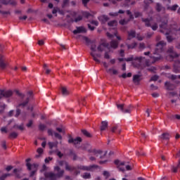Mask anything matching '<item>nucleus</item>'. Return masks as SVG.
Returning <instances> with one entry per match:
<instances>
[{
	"label": "nucleus",
	"instance_id": "nucleus-39",
	"mask_svg": "<svg viewBox=\"0 0 180 180\" xmlns=\"http://www.w3.org/2000/svg\"><path fill=\"white\" fill-rule=\"evenodd\" d=\"M158 78H159L158 75H155L151 77L150 81H158Z\"/></svg>",
	"mask_w": 180,
	"mask_h": 180
},
{
	"label": "nucleus",
	"instance_id": "nucleus-14",
	"mask_svg": "<svg viewBox=\"0 0 180 180\" xmlns=\"http://www.w3.org/2000/svg\"><path fill=\"white\" fill-rule=\"evenodd\" d=\"M79 33H86V30L84 27H77V30L73 31V34H78Z\"/></svg>",
	"mask_w": 180,
	"mask_h": 180
},
{
	"label": "nucleus",
	"instance_id": "nucleus-6",
	"mask_svg": "<svg viewBox=\"0 0 180 180\" xmlns=\"http://www.w3.org/2000/svg\"><path fill=\"white\" fill-rule=\"evenodd\" d=\"M115 165H117V168L120 169V171H122V172L127 169V171H130L131 169V167L130 165H126L124 162H121L120 160H115Z\"/></svg>",
	"mask_w": 180,
	"mask_h": 180
},
{
	"label": "nucleus",
	"instance_id": "nucleus-41",
	"mask_svg": "<svg viewBox=\"0 0 180 180\" xmlns=\"http://www.w3.org/2000/svg\"><path fill=\"white\" fill-rule=\"evenodd\" d=\"M82 133L83 134H84V136H86V137H91V134L89 132H88V131L86 130H82Z\"/></svg>",
	"mask_w": 180,
	"mask_h": 180
},
{
	"label": "nucleus",
	"instance_id": "nucleus-20",
	"mask_svg": "<svg viewBox=\"0 0 180 180\" xmlns=\"http://www.w3.org/2000/svg\"><path fill=\"white\" fill-rule=\"evenodd\" d=\"M93 155H95V157H99L100 158H102V155H106V152H102L101 150H95L93 153Z\"/></svg>",
	"mask_w": 180,
	"mask_h": 180
},
{
	"label": "nucleus",
	"instance_id": "nucleus-50",
	"mask_svg": "<svg viewBox=\"0 0 180 180\" xmlns=\"http://www.w3.org/2000/svg\"><path fill=\"white\" fill-rule=\"evenodd\" d=\"M60 95H63V96H67V95H68V91H60Z\"/></svg>",
	"mask_w": 180,
	"mask_h": 180
},
{
	"label": "nucleus",
	"instance_id": "nucleus-64",
	"mask_svg": "<svg viewBox=\"0 0 180 180\" xmlns=\"http://www.w3.org/2000/svg\"><path fill=\"white\" fill-rule=\"evenodd\" d=\"M139 48H140V49H146V46H145V45H144V43H141V44H139Z\"/></svg>",
	"mask_w": 180,
	"mask_h": 180
},
{
	"label": "nucleus",
	"instance_id": "nucleus-8",
	"mask_svg": "<svg viewBox=\"0 0 180 180\" xmlns=\"http://www.w3.org/2000/svg\"><path fill=\"white\" fill-rule=\"evenodd\" d=\"M144 60H146V57L131 56V57L127 58L126 61H139V63H141Z\"/></svg>",
	"mask_w": 180,
	"mask_h": 180
},
{
	"label": "nucleus",
	"instance_id": "nucleus-31",
	"mask_svg": "<svg viewBox=\"0 0 180 180\" xmlns=\"http://www.w3.org/2000/svg\"><path fill=\"white\" fill-rule=\"evenodd\" d=\"M160 139H162V140H169V134L168 133H164L162 134L161 136H160Z\"/></svg>",
	"mask_w": 180,
	"mask_h": 180
},
{
	"label": "nucleus",
	"instance_id": "nucleus-4",
	"mask_svg": "<svg viewBox=\"0 0 180 180\" xmlns=\"http://www.w3.org/2000/svg\"><path fill=\"white\" fill-rule=\"evenodd\" d=\"M141 20L143 22V23H145V26H146V27H151L152 30L153 31H155L157 29H158V23L154 22L153 25H151V22H153V17L147 18H142Z\"/></svg>",
	"mask_w": 180,
	"mask_h": 180
},
{
	"label": "nucleus",
	"instance_id": "nucleus-12",
	"mask_svg": "<svg viewBox=\"0 0 180 180\" xmlns=\"http://www.w3.org/2000/svg\"><path fill=\"white\" fill-rule=\"evenodd\" d=\"M8 67V63L5 61L4 56H1L0 57V70H5Z\"/></svg>",
	"mask_w": 180,
	"mask_h": 180
},
{
	"label": "nucleus",
	"instance_id": "nucleus-13",
	"mask_svg": "<svg viewBox=\"0 0 180 180\" xmlns=\"http://www.w3.org/2000/svg\"><path fill=\"white\" fill-rule=\"evenodd\" d=\"M9 98V96H12V91H0V99L1 98Z\"/></svg>",
	"mask_w": 180,
	"mask_h": 180
},
{
	"label": "nucleus",
	"instance_id": "nucleus-11",
	"mask_svg": "<svg viewBox=\"0 0 180 180\" xmlns=\"http://www.w3.org/2000/svg\"><path fill=\"white\" fill-rule=\"evenodd\" d=\"M167 53L170 54L169 57H171V58H176V57H178V53L174 51V46L169 47V49H167Z\"/></svg>",
	"mask_w": 180,
	"mask_h": 180
},
{
	"label": "nucleus",
	"instance_id": "nucleus-19",
	"mask_svg": "<svg viewBox=\"0 0 180 180\" xmlns=\"http://www.w3.org/2000/svg\"><path fill=\"white\" fill-rule=\"evenodd\" d=\"M128 33V38L127 40H131L132 39H134L136 37V31L135 30H130L127 32Z\"/></svg>",
	"mask_w": 180,
	"mask_h": 180
},
{
	"label": "nucleus",
	"instance_id": "nucleus-52",
	"mask_svg": "<svg viewBox=\"0 0 180 180\" xmlns=\"http://www.w3.org/2000/svg\"><path fill=\"white\" fill-rule=\"evenodd\" d=\"M57 131H58L59 133H64V128H60L58 127L56 128Z\"/></svg>",
	"mask_w": 180,
	"mask_h": 180
},
{
	"label": "nucleus",
	"instance_id": "nucleus-49",
	"mask_svg": "<svg viewBox=\"0 0 180 180\" xmlns=\"http://www.w3.org/2000/svg\"><path fill=\"white\" fill-rule=\"evenodd\" d=\"M80 20H82V16L79 15L77 18L75 19V22L77 23V22H79Z\"/></svg>",
	"mask_w": 180,
	"mask_h": 180
},
{
	"label": "nucleus",
	"instance_id": "nucleus-15",
	"mask_svg": "<svg viewBox=\"0 0 180 180\" xmlns=\"http://www.w3.org/2000/svg\"><path fill=\"white\" fill-rule=\"evenodd\" d=\"M108 47H109V44L103 42L97 47V50L98 51H104L105 48H108Z\"/></svg>",
	"mask_w": 180,
	"mask_h": 180
},
{
	"label": "nucleus",
	"instance_id": "nucleus-23",
	"mask_svg": "<svg viewBox=\"0 0 180 180\" xmlns=\"http://www.w3.org/2000/svg\"><path fill=\"white\" fill-rule=\"evenodd\" d=\"M179 6L178 4H174L171 6H167V11H172V12H175L176 9H179Z\"/></svg>",
	"mask_w": 180,
	"mask_h": 180
},
{
	"label": "nucleus",
	"instance_id": "nucleus-56",
	"mask_svg": "<svg viewBox=\"0 0 180 180\" xmlns=\"http://www.w3.org/2000/svg\"><path fill=\"white\" fill-rule=\"evenodd\" d=\"M1 146H2V148H3L4 150H6V142L3 141V142L1 143Z\"/></svg>",
	"mask_w": 180,
	"mask_h": 180
},
{
	"label": "nucleus",
	"instance_id": "nucleus-10",
	"mask_svg": "<svg viewBox=\"0 0 180 180\" xmlns=\"http://www.w3.org/2000/svg\"><path fill=\"white\" fill-rule=\"evenodd\" d=\"M173 72H174L175 74L180 73V60H175L173 65Z\"/></svg>",
	"mask_w": 180,
	"mask_h": 180
},
{
	"label": "nucleus",
	"instance_id": "nucleus-37",
	"mask_svg": "<svg viewBox=\"0 0 180 180\" xmlns=\"http://www.w3.org/2000/svg\"><path fill=\"white\" fill-rule=\"evenodd\" d=\"M57 12H58V7H54L52 11L53 15H55V16H57Z\"/></svg>",
	"mask_w": 180,
	"mask_h": 180
},
{
	"label": "nucleus",
	"instance_id": "nucleus-22",
	"mask_svg": "<svg viewBox=\"0 0 180 180\" xmlns=\"http://www.w3.org/2000/svg\"><path fill=\"white\" fill-rule=\"evenodd\" d=\"M1 4L3 5H8V4H10V5H16V1H12V0H1Z\"/></svg>",
	"mask_w": 180,
	"mask_h": 180
},
{
	"label": "nucleus",
	"instance_id": "nucleus-47",
	"mask_svg": "<svg viewBox=\"0 0 180 180\" xmlns=\"http://www.w3.org/2000/svg\"><path fill=\"white\" fill-rule=\"evenodd\" d=\"M156 70L155 67H150L148 68V71H150V72H155Z\"/></svg>",
	"mask_w": 180,
	"mask_h": 180
},
{
	"label": "nucleus",
	"instance_id": "nucleus-2",
	"mask_svg": "<svg viewBox=\"0 0 180 180\" xmlns=\"http://www.w3.org/2000/svg\"><path fill=\"white\" fill-rule=\"evenodd\" d=\"M55 172H57V174H54L53 172H45V178L44 180H57L59 178H61L63 175H64V170H60V167L56 166L54 167Z\"/></svg>",
	"mask_w": 180,
	"mask_h": 180
},
{
	"label": "nucleus",
	"instance_id": "nucleus-29",
	"mask_svg": "<svg viewBox=\"0 0 180 180\" xmlns=\"http://www.w3.org/2000/svg\"><path fill=\"white\" fill-rule=\"evenodd\" d=\"M165 8H164L162 6V5H161V4H160V3L156 4V11L158 12H161V11L165 10Z\"/></svg>",
	"mask_w": 180,
	"mask_h": 180
},
{
	"label": "nucleus",
	"instance_id": "nucleus-38",
	"mask_svg": "<svg viewBox=\"0 0 180 180\" xmlns=\"http://www.w3.org/2000/svg\"><path fill=\"white\" fill-rule=\"evenodd\" d=\"M13 172H14L15 176H17V178H19V174H20V170H19L18 169H15L13 170Z\"/></svg>",
	"mask_w": 180,
	"mask_h": 180
},
{
	"label": "nucleus",
	"instance_id": "nucleus-59",
	"mask_svg": "<svg viewBox=\"0 0 180 180\" xmlns=\"http://www.w3.org/2000/svg\"><path fill=\"white\" fill-rule=\"evenodd\" d=\"M88 27L89 30H91V31L95 30V27L91 25V24H88Z\"/></svg>",
	"mask_w": 180,
	"mask_h": 180
},
{
	"label": "nucleus",
	"instance_id": "nucleus-18",
	"mask_svg": "<svg viewBox=\"0 0 180 180\" xmlns=\"http://www.w3.org/2000/svg\"><path fill=\"white\" fill-rule=\"evenodd\" d=\"M82 141V139L80 137L76 139L70 138L68 140L69 143H73V144H79Z\"/></svg>",
	"mask_w": 180,
	"mask_h": 180
},
{
	"label": "nucleus",
	"instance_id": "nucleus-9",
	"mask_svg": "<svg viewBox=\"0 0 180 180\" xmlns=\"http://www.w3.org/2000/svg\"><path fill=\"white\" fill-rule=\"evenodd\" d=\"M117 108L124 113H130V112H131V106L124 109V105L123 104H117Z\"/></svg>",
	"mask_w": 180,
	"mask_h": 180
},
{
	"label": "nucleus",
	"instance_id": "nucleus-55",
	"mask_svg": "<svg viewBox=\"0 0 180 180\" xmlns=\"http://www.w3.org/2000/svg\"><path fill=\"white\" fill-rule=\"evenodd\" d=\"M176 78H178V76L175 75H172L170 76V79H172L173 81L176 79Z\"/></svg>",
	"mask_w": 180,
	"mask_h": 180
},
{
	"label": "nucleus",
	"instance_id": "nucleus-35",
	"mask_svg": "<svg viewBox=\"0 0 180 180\" xmlns=\"http://www.w3.org/2000/svg\"><path fill=\"white\" fill-rule=\"evenodd\" d=\"M171 82H166L165 83V86H166L167 89H169V91H171Z\"/></svg>",
	"mask_w": 180,
	"mask_h": 180
},
{
	"label": "nucleus",
	"instance_id": "nucleus-57",
	"mask_svg": "<svg viewBox=\"0 0 180 180\" xmlns=\"http://www.w3.org/2000/svg\"><path fill=\"white\" fill-rule=\"evenodd\" d=\"M91 51H96V45H92L91 46Z\"/></svg>",
	"mask_w": 180,
	"mask_h": 180
},
{
	"label": "nucleus",
	"instance_id": "nucleus-34",
	"mask_svg": "<svg viewBox=\"0 0 180 180\" xmlns=\"http://www.w3.org/2000/svg\"><path fill=\"white\" fill-rule=\"evenodd\" d=\"M82 177L84 179H89L91 178V174L89 173H84L83 175H82Z\"/></svg>",
	"mask_w": 180,
	"mask_h": 180
},
{
	"label": "nucleus",
	"instance_id": "nucleus-44",
	"mask_svg": "<svg viewBox=\"0 0 180 180\" xmlns=\"http://www.w3.org/2000/svg\"><path fill=\"white\" fill-rule=\"evenodd\" d=\"M7 176H11V174H4L2 176L0 177V180H5V178H7Z\"/></svg>",
	"mask_w": 180,
	"mask_h": 180
},
{
	"label": "nucleus",
	"instance_id": "nucleus-26",
	"mask_svg": "<svg viewBox=\"0 0 180 180\" xmlns=\"http://www.w3.org/2000/svg\"><path fill=\"white\" fill-rule=\"evenodd\" d=\"M48 134L50 136H53V134H54L55 137H56L57 139H59V140H61V135H60L56 132H53V130H51V129L48 130Z\"/></svg>",
	"mask_w": 180,
	"mask_h": 180
},
{
	"label": "nucleus",
	"instance_id": "nucleus-7",
	"mask_svg": "<svg viewBox=\"0 0 180 180\" xmlns=\"http://www.w3.org/2000/svg\"><path fill=\"white\" fill-rule=\"evenodd\" d=\"M58 165L60 167H65L66 171H74V167L68 165V163L65 161H60L58 162Z\"/></svg>",
	"mask_w": 180,
	"mask_h": 180
},
{
	"label": "nucleus",
	"instance_id": "nucleus-24",
	"mask_svg": "<svg viewBox=\"0 0 180 180\" xmlns=\"http://www.w3.org/2000/svg\"><path fill=\"white\" fill-rule=\"evenodd\" d=\"M110 45L112 49H117L119 42L116 40H112L110 43Z\"/></svg>",
	"mask_w": 180,
	"mask_h": 180
},
{
	"label": "nucleus",
	"instance_id": "nucleus-45",
	"mask_svg": "<svg viewBox=\"0 0 180 180\" xmlns=\"http://www.w3.org/2000/svg\"><path fill=\"white\" fill-rule=\"evenodd\" d=\"M151 95L153 98H158V96H160V94H158V92H153Z\"/></svg>",
	"mask_w": 180,
	"mask_h": 180
},
{
	"label": "nucleus",
	"instance_id": "nucleus-32",
	"mask_svg": "<svg viewBox=\"0 0 180 180\" xmlns=\"http://www.w3.org/2000/svg\"><path fill=\"white\" fill-rule=\"evenodd\" d=\"M127 46L128 50H130V49H134L136 46H137V44L136 42H134L131 44H127Z\"/></svg>",
	"mask_w": 180,
	"mask_h": 180
},
{
	"label": "nucleus",
	"instance_id": "nucleus-1",
	"mask_svg": "<svg viewBox=\"0 0 180 180\" xmlns=\"http://www.w3.org/2000/svg\"><path fill=\"white\" fill-rule=\"evenodd\" d=\"M160 27V33L165 34L168 43H172L174 39L169 34H174L175 32L168 26V18H165V20H161Z\"/></svg>",
	"mask_w": 180,
	"mask_h": 180
},
{
	"label": "nucleus",
	"instance_id": "nucleus-25",
	"mask_svg": "<svg viewBox=\"0 0 180 180\" xmlns=\"http://www.w3.org/2000/svg\"><path fill=\"white\" fill-rule=\"evenodd\" d=\"M106 72L108 73V74H110L112 75H117L118 74V72L117 70H115V68H109L106 70Z\"/></svg>",
	"mask_w": 180,
	"mask_h": 180
},
{
	"label": "nucleus",
	"instance_id": "nucleus-28",
	"mask_svg": "<svg viewBox=\"0 0 180 180\" xmlns=\"http://www.w3.org/2000/svg\"><path fill=\"white\" fill-rule=\"evenodd\" d=\"M106 129H108V122L103 121L101 123V131H103Z\"/></svg>",
	"mask_w": 180,
	"mask_h": 180
},
{
	"label": "nucleus",
	"instance_id": "nucleus-54",
	"mask_svg": "<svg viewBox=\"0 0 180 180\" xmlns=\"http://www.w3.org/2000/svg\"><path fill=\"white\" fill-rule=\"evenodd\" d=\"M153 34H154V32H148L146 37H147L148 39H150V37H153Z\"/></svg>",
	"mask_w": 180,
	"mask_h": 180
},
{
	"label": "nucleus",
	"instance_id": "nucleus-27",
	"mask_svg": "<svg viewBox=\"0 0 180 180\" xmlns=\"http://www.w3.org/2000/svg\"><path fill=\"white\" fill-rule=\"evenodd\" d=\"M108 25L110 27H116V26H117V21L115 20H111L108 22Z\"/></svg>",
	"mask_w": 180,
	"mask_h": 180
},
{
	"label": "nucleus",
	"instance_id": "nucleus-62",
	"mask_svg": "<svg viewBox=\"0 0 180 180\" xmlns=\"http://www.w3.org/2000/svg\"><path fill=\"white\" fill-rule=\"evenodd\" d=\"M83 40H84L86 43H89V39L86 37H83Z\"/></svg>",
	"mask_w": 180,
	"mask_h": 180
},
{
	"label": "nucleus",
	"instance_id": "nucleus-21",
	"mask_svg": "<svg viewBox=\"0 0 180 180\" xmlns=\"http://www.w3.org/2000/svg\"><path fill=\"white\" fill-rule=\"evenodd\" d=\"M91 56L93 57V60H94L96 61V63H101V60L99 59L96 58V57H98V58L101 57V53L95 54L94 52H91Z\"/></svg>",
	"mask_w": 180,
	"mask_h": 180
},
{
	"label": "nucleus",
	"instance_id": "nucleus-48",
	"mask_svg": "<svg viewBox=\"0 0 180 180\" xmlns=\"http://www.w3.org/2000/svg\"><path fill=\"white\" fill-rule=\"evenodd\" d=\"M104 58L106 60H109L110 58V56L109 55V52H105L104 54Z\"/></svg>",
	"mask_w": 180,
	"mask_h": 180
},
{
	"label": "nucleus",
	"instance_id": "nucleus-43",
	"mask_svg": "<svg viewBox=\"0 0 180 180\" xmlns=\"http://www.w3.org/2000/svg\"><path fill=\"white\" fill-rule=\"evenodd\" d=\"M91 0H82V4L84 5V6H88V3H89Z\"/></svg>",
	"mask_w": 180,
	"mask_h": 180
},
{
	"label": "nucleus",
	"instance_id": "nucleus-33",
	"mask_svg": "<svg viewBox=\"0 0 180 180\" xmlns=\"http://www.w3.org/2000/svg\"><path fill=\"white\" fill-rule=\"evenodd\" d=\"M70 4V0H63L62 4V8H65V6H68Z\"/></svg>",
	"mask_w": 180,
	"mask_h": 180
},
{
	"label": "nucleus",
	"instance_id": "nucleus-5",
	"mask_svg": "<svg viewBox=\"0 0 180 180\" xmlns=\"http://www.w3.org/2000/svg\"><path fill=\"white\" fill-rule=\"evenodd\" d=\"M30 161H31L30 158L27 159L26 165L27 167V169H29V171H32L30 173V176H33L36 173V171H37L38 165L36 164L31 165Z\"/></svg>",
	"mask_w": 180,
	"mask_h": 180
},
{
	"label": "nucleus",
	"instance_id": "nucleus-42",
	"mask_svg": "<svg viewBox=\"0 0 180 180\" xmlns=\"http://www.w3.org/2000/svg\"><path fill=\"white\" fill-rule=\"evenodd\" d=\"M49 146L50 148H53V147L57 146V143L49 142Z\"/></svg>",
	"mask_w": 180,
	"mask_h": 180
},
{
	"label": "nucleus",
	"instance_id": "nucleus-61",
	"mask_svg": "<svg viewBox=\"0 0 180 180\" xmlns=\"http://www.w3.org/2000/svg\"><path fill=\"white\" fill-rule=\"evenodd\" d=\"M110 16H117L119 15V13H110Z\"/></svg>",
	"mask_w": 180,
	"mask_h": 180
},
{
	"label": "nucleus",
	"instance_id": "nucleus-16",
	"mask_svg": "<svg viewBox=\"0 0 180 180\" xmlns=\"http://www.w3.org/2000/svg\"><path fill=\"white\" fill-rule=\"evenodd\" d=\"M141 76L140 75H134L133 76V82H134V84H136V85H139V84H140V82L141 81Z\"/></svg>",
	"mask_w": 180,
	"mask_h": 180
},
{
	"label": "nucleus",
	"instance_id": "nucleus-36",
	"mask_svg": "<svg viewBox=\"0 0 180 180\" xmlns=\"http://www.w3.org/2000/svg\"><path fill=\"white\" fill-rule=\"evenodd\" d=\"M127 23H129V20H126L125 19L120 20V25H122V26L124 25H127Z\"/></svg>",
	"mask_w": 180,
	"mask_h": 180
},
{
	"label": "nucleus",
	"instance_id": "nucleus-40",
	"mask_svg": "<svg viewBox=\"0 0 180 180\" xmlns=\"http://www.w3.org/2000/svg\"><path fill=\"white\" fill-rule=\"evenodd\" d=\"M10 137L11 139H16L18 137V133L16 132H12L11 134H10Z\"/></svg>",
	"mask_w": 180,
	"mask_h": 180
},
{
	"label": "nucleus",
	"instance_id": "nucleus-53",
	"mask_svg": "<svg viewBox=\"0 0 180 180\" xmlns=\"http://www.w3.org/2000/svg\"><path fill=\"white\" fill-rule=\"evenodd\" d=\"M150 88L154 91H157V89H158V86H154V84H151Z\"/></svg>",
	"mask_w": 180,
	"mask_h": 180
},
{
	"label": "nucleus",
	"instance_id": "nucleus-58",
	"mask_svg": "<svg viewBox=\"0 0 180 180\" xmlns=\"http://www.w3.org/2000/svg\"><path fill=\"white\" fill-rule=\"evenodd\" d=\"M37 153H38V154H39V155H40L41 154H43V149H41V148H39L37 149Z\"/></svg>",
	"mask_w": 180,
	"mask_h": 180
},
{
	"label": "nucleus",
	"instance_id": "nucleus-63",
	"mask_svg": "<svg viewBox=\"0 0 180 180\" xmlns=\"http://www.w3.org/2000/svg\"><path fill=\"white\" fill-rule=\"evenodd\" d=\"M38 44L39 46H43V44H44V41L43 40L38 41Z\"/></svg>",
	"mask_w": 180,
	"mask_h": 180
},
{
	"label": "nucleus",
	"instance_id": "nucleus-51",
	"mask_svg": "<svg viewBox=\"0 0 180 180\" xmlns=\"http://www.w3.org/2000/svg\"><path fill=\"white\" fill-rule=\"evenodd\" d=\"M91 25H94V26H98L99 25V22L97 20H91Z\"/></svg>",
	"mask_w": 180,
	"mask_h": 180
},
{
	"label": "nucleus",
	"instance_id": "nucleus-46",
	"mask_svg": "<svg viewBox=\"0 0 180 180\" xmlns=\"http://www.w3.org/2000/svg\"><path fill=\"white\" fill-rule=\"evenodd\" d=\"M134 16L135 18H140V16H143V14L140 12H135Z\"/></svg>",
	"mask_w": 180,
	"mask_h": 180
},
{
	"label": "nucleus",
	"instance_id": "nucleus-17",
	"mask_svg": "<svg viewBox=\"0 0 180 180\" xmlns=\"http://www.w3.org/2000/svg\"><path fill=\"white\" fill-rule=\"evenodd\" d=\"M98 19L100 22H101L102 24H105V22H108V20H109V17H108V15H101L98 17Z\"/></svg>",
	"mask_w": 180,
	"mask_h": 180
},
{
	"label": "nucleus",
	"instance_id": "nucleus-30",
	"mask_svg": "<svg viewBox=\"0 0 180 180\" xmlns=\"http://www.w3.org/2000/svg\"><path fill=\"white\" fill-rule=\"evenodd\" d=\"M153 2H154L153 0H144L143 4L145 5V8H148V6H150V4H153Z\"/></svg>",
	"mask_w": 180,
	"mask_h": 180
},
{
	"label": "nucleus",
	"instance_id": "nucleus-3",
	"mask_svg": "<svg viewBox=\"0 0 180 180\" xmlns=\"http://www.w3.org/2000/svg\"><path fill=\"white\" fill-rule=\"evenodd\" d=\"M165 46H167V42L164 41H160L156 44V49L154 52V54H157L158 56L153 57L154 61H158L159 60H161L162 57L161 55H160V53H162V51L165 50Z\"/></svg>",
	"mask_w": 180,
	"mask_h": 180
},
{
	"label": "nucleus",
	"instance_id": "nucleus-60",
	"mask_svg": "<svg viewBox=\"0 0 180 180\" xmlns=\"http://www.w3.org/2000/svg\"><path fill=\"white\" fill-rule=\"evenodd\" d=\"M0 13H2V15H9V13H11L9 11H0Z\"/></svg>",
	"mask_w": 180,
	"mask_h": 180
}]
</instances>
